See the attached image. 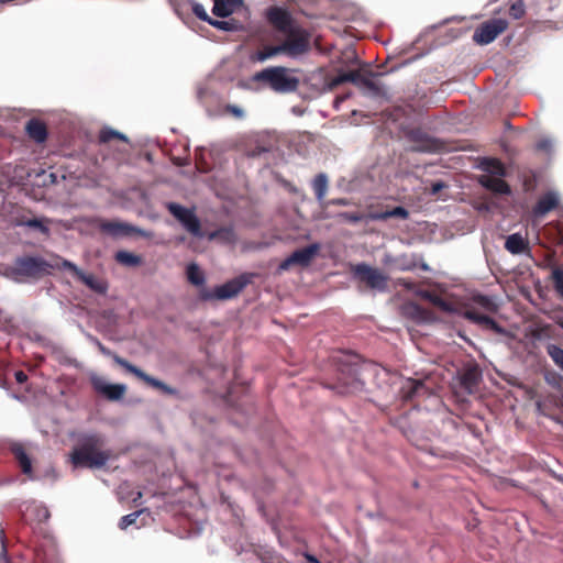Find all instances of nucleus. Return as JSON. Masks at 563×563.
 Returning a JSON list of instances; mask_svg holds the SVG:
<instances>
[{
  "instance_id": "obj_28",
  "label": "nucleus",
  "mask_w": 563,
  "mask_h": 563,
  "mask_svg": "<svg viewBox=\"0 0 563 563\" xmlns=\"http://www.w3.org/2000/svg\"><path fill=\"white\" fill-rule=\"evenodd\" d=\"M209 241L218 240L224 244H232L236 241V234L232 227H223L207 234Z\"/></svg>"
},
{
  "instance_id": "obj_8",
  "label": "nucleus",
  "mask_w": 563,
  "mask_h": 563,
  "mask_svg": "<svg viewBox=\"0 0 563 563\" xmlns=\"http://www.w3.org/2000/svg\"><path fill=\"white\" fill-rule=\"evenodd\" d=\"M251 276L252 275L242 274L228 280L223 285L214 287L213 289L201 288L199 291V298L203 301L232 299L251 283Z\"/></svg>"
},
{
  "instance_id": "obj_23",
  "label": "nucleus",
  "mask_w": 563,
  "mask_h": 563,
  "mask_svg": "<svg viewBox=\"0 0 563 563\" xmlns=\"http://www.w3.org/2000/svg\"><path fill=\"white\" fill-rule=\"evenodd\" d=\"M478 167L489 176L505 177L507 175L505 165L498 158L485 157L479 162Z\"/></svg>"
},
{
  "instance_id": "obj_53",
  "label": "nucleus",
  "mask_w": 563,
  "mask_h": 563,
  "mask_svg": "<svg viewBox=\"0 0 563 563\" xmlns=\"http://www.w3.org/2000/svg\"><path fill=\"white\" fill-rule=\"evenodd\" d=\"M422 271H429V266L428 264H426L424 262H422L419 266Z\"/></svg>"
},
{
  "instance_id": "obj_45",
  "label": "nucleus",
  "mask_w": 563,
  "mask_h": 563,
  "mask_svg": "<svg viewBox=\"0 0 563 563\" xmlns=\"http://www.w3.org/2000/svg\"><path fill=\"white\" fill-rule=\"evenodd\" d=\"M342 217L353 223H357L363 220V216L357 212H344L342 213Z\"/></svg>"
},
{
  "instance_id": "obj_12",
  "label": "nucleus",
  "mask_w": 563,
  "mask_h": 563,
  "mask_svg": "<svg viewBox=\"0 0 563 563\" xmlns=\"http://www.w3.org/2000/svg\"><path fill=\"white\" fill-rule=\"evenodd\" d=\"M167 210L183 224L187 232L196 238H203L201 223L194 209H188L176 202H168Z\"/></svg>"
},
{
  "instance_id": "obj_39",
  "label": "nucleus",
  "mask_w": 563,
  "mask_h": 563,
  "mask_svg": "<svg viewBox=\"0 0 563 563\" xmlns=\"http://www.w3.org/2000/svg\"><path fill=\"white\" fill-rule=\"evenodd\" d=\"M190 5H191L192 13L198 19L210 24V21H212L213 19L208 15V13L202 4H200L196 1H190Z\"/></svg>"
},
{
  "instance_id": "obj_58",
  "label": "nucleus",
  "mask_w": 563,
  "mask_h": 563,
  "mask_svg": "<svg viewBox=\"0 0 563 563\" xmlns=\"http://www.w3.org/2000/svg\"><path fill=\"white\" fill-rule=\"evenodd\" d=\"M319 1V5L324 1V0H318Z\"/></svg>"
},
{
  "instance_id": "obj_1",
  "label": "nucleus",
  "mask_w": 563,
  "mask_h": 563,
  "mask_svg": "<svg viewBox=\"0 0 563 563\" xmlns=\"http://www.w3.org/2000/svg\"><path fill=\"white\" fill-rule=\"evenodd\" d=\"M340 66L335 68L336 75L325 78V85L329 90L334 89L343 82H352L364 95L371 97H385V89L374 80L377 74H374L367 66L357 69H347L345 65L347 62H357L354 51H346L342 54Z\"/></svg>"
},
{
  "instance_id": "obj_36",
  "label": "nucleus",
  "mask_w": 563,
  "mask_h": 563,
  "mask_svg": "<svg viewBox=\"0 0 563 563\" xmlns=\"http://www.w3.org/2000/svg\"><path fill=\"white\" fill-rule=\"evenodd\" d=\"M547 352L554 364L563 371V349L555 344H549Z\"/></svg>"
},
{
  "instance_id": "obj_6",
  "label": "nucleus",
  "mask_w": 563,
  "mask_h": 563,
  "mask_svg": "<svg viewBox=\"0 0 563 563\" xmlns=\"http://www.w3.org/2000/svg\"><path fill=\"white\" fill-rule=\"evenodd\" d=\"M266 19L277 32L286 35V40L301 38L306 48H309V34L297 23L288 10L271 7L266 11Z\"/></svg>"
},
{
  "instance_id": "obj_18",
  "label": "nucleus",
  "mask_w": 563,
  "mask_h": 563,
  "mask_svg": "<svg viewBox=\"0 0 563 563\" xmlns=\"http://www.w3.org/2000/svg\"><path fill=\"white\" fill-rule=\"evenodd\" d=\"M10 452L14 460L18 462L21 472L26 475L30 479H34L32 460L27 454L24 445L19 442H14L10 445Z\"/></svg>"
},
{
  "instance_id": "obj_24",
  "label": "nucleus",
  "mask_w": 563,
  "mask_h": 563,
  "mask_svg": "<svg viewBox=\"0 0 563 563\" xmlns=\"http://www.w3.org/2000/svg\"><path fill=\"white\" fill-rule=\"evenodd\" d=\"M25 130L30 139L37 143H43L47 139L46 124L38 119H31L26 123Z\"/></svg>"
},
{
  "instance_id": "obj_32",
  "label": "nucleus",
  "mask_w": 563,
  "mask_h": 563,
  "mask_svg": "<svg viewBox=\"0 0 563 563\" xmlns=\"http://www.w3.org/2000/svg\"><path fill=\"white\" fill-rule=\"evenodd\" d=\"M210 25H212L216 29L227 31V32H235V31H241L243 29L242 23L235 19H230V20H225V21H220V20L213 19L212 21H210Z\"/></svg>"
},
{
  "instance_id": "obj_51",
  "label": "nucleus",
  "mask_w": 563,
  "mask_h": 563,
  "mask_svg": "<svg viewBox=\"0 0 563 563\" xmlns=\"http://www.w3.org/2000/svg\"><path fill=\"white\" fill-rule=\"evenodd\" d=\"M141 498H142V493L137 492L136 496L133 498V504L139 505V501Z\"/></svg>"
},
{
  "instance_id": "obj_33",
  "label": "nucleus",
  "mask_w": 563,
  "mask_h": 563,
  "mask_svg": "<svg viewBox=\"0 0 563 563\" xmlns=\"http://www.w3.org/2000/svg\"><path fill=\"white\" fill-rule=\"evenodd\" d=\"M187 278L195 286H202L205 283V276L200 271L199 266L195 263H191L187 266Z\"/></svg>"
},
{
  "instance_id": "obj_4",
  "label": "nucleus",
  "mask_w": 563,
  "mask_h": 563,
  "mask_svg": "<svg viewBox=\"0 0 563 563\" xmlns=\"http://www.w3.org/2000/svg\"><path fill=\"white\" fill-rule=\"evenodd\" d=\"M52 266L40 256L24 255L16 257L12 265L5 268V276L15 282L38 279L48 274Z\"/></svg>"
},
{
  "instance_id": "obj_13",
  "label": "nucleus",
  "mask_w": 563,
  "mask_h": 563,
  "mask_svg": "<svg viewBox=\"0 0 563 563\" xmlns=\"http://www.w3.org/2000/svg\"><path fill=\"white\" fill-rule=\"evenodd\" d=\"M62 267L67 269L75 276L79 282L85 284L88 288L97 294L104 295L108 290V284L106 280L97 278L92 274H87L81 271L76 264L70 261L64 260Z\"/></svg>"
},
{
  "instance_id": "obj_35",
  "label": "nucleus",
  "mask_w": 563,
  "mask_h": 563,
  "mask_svg": "<svg viewBox=\"0 0 563 563\" xmlns=\"http://www.w3.org/2000/svg\"><path fill=\"white\" fill-rule=\"evenodd\" d=\"M115 260L126 266H137L141 264L142 260L140 256L134 255L132 253L125 252V251H119L115 254Z\"/></svg>"
},
{
  "instance_id": "obj_17",
  "label": "nucleus",
  "mask_w": 563,
  "mask_h": 563,
  "mask_svg": "<svg viewBox=\"0 0 563 563\" xmlns=\"http://www.w3.org/2000/svg\"><path fill=\"white\" fill-rule=\"evenodd\" d=\"M91 385L97 393L102 394L109 400H120L126 391L125 385L108 384L101 377H93Z\"/></svg>"
},
{
  "instance_id": "obj_34",
  "label": "nucleus",
  "mask_w": 563,
  "mask_h": 563,
  "mask_svg": "<svg viewBox=\"0 0 563 563\" xmlns=\"http://www.w3.org/2000/svg\"><path fill=\"white\" fill-rule=\"evenodd\" d=\"M18 224L25 225L35 230H38L43 234L47 235L49 233V229L46 225L43 219L31 218V219H20Z\"/></svg>"
},
{
  "instance_id": "obj_47",
  "label": "nucleus",
  "mask_w": 563,
  "mask_h": 563,
  "mask_svg": "<svg viewBox=\"0 0 563 563\" xmlns=\"http://www.w3.org/2000/svg\"><path fill=\"white\" fill-rule=\"evenodd\" d=\"M399 284L408 290H413L415 292L417 291L416 284L407 278L399 279Z\"/></svg>"
},
{
  "instance_id": "obj_55",
  "label": "nucleus",
  "mask_w": 563,
  "mask_h": 563,
  "mask_svg": "<svg viewBox=\"0 0 563 563\" xmlns=\"http://www.w3.org/2000/svg\"><path fill=\"white\" fill-rule=\"evenodd\" d=\"M318 49H319V55H320V54H322V45H321V42H320V41H319Z\"/></svg>"
},
{
  "instance_id": "obj_48",
  "label": "nucleus",
  "mask_w": 563,
  "mask_h": 563,
  "mask_svg": "<svg viewBox=\"0 0 563 563\" xmlns=\"http://www.w3.org/2000/svg\"><path fill=\"white\" fill-rule=\"evenodd\" d=\"M325 186H327L325 175L319 174V199L322 197Z\"/></svg>"
},
{
  "instance_id": "obj_7",
  "label": "nucleus",
  "mask_w": 563,
  "mask_h": 563,
  "mask_svg": "<svg viewBox=\"0 0 563 563\" xmlns=\"http://www.w3.org/2000/svg\"><path fill=\"white\" fill-rule=\"evenodd\" d=\"M97 346H98L99 352L102 355H104L107 357H111L114 361L115 364H118L119 366L124 368L126 372L133 374L135 377H137L139 379H141L142 382L147 384L148 386H152V387H154L156 389H159L164 394H167V395H175L176 394V390L174 388H172L170 386L166 385L162 380L150 376L148 374L143 372L137 366L131 364L125 358H123L120 355H118L117 353L112 352L110 349H108L101 342L98 341L97 342Z\"/></svg>"
},
{
  "instance_id": "obj_9",
  "label": "nucleus",
  "mask_w": 563,
  "mask_h": 563,
  "mask_svg": "<svg viewBox=\"0 0 563 563\" xmlns=\"http://www.w3.org/2000/svg\"><path fill=\"white\" fill-rule=\"evenodd\" d=\"M351 274L354 280L365 285L366 288L384 291L387 288L388 277L378 268L366 263H358L351 266Z\"/></svg>"
},
{
  "instance_id": "obj_38",
  "label": "nucleus",
  "mask_w": 563,
  "mask_h": 563,
  "mask_svg": "<svg viewBox=\"0 0 563 563\" xmlns=\"http://www.w3.org/2000/svg\"><path fill=\"white\" fill-rule=\"evenodd\" d=\"M551 280L555 291L563 298V269L561 267H554L551 273Z\"/></svg>"
},
{
  "instance_id": "obj_56",
  "label": "nucleus",
  "mask_w": 563,
  "mask_h": 563,
  "mask_svg": "<svg viewBox=\"0 0 563 563\" xmlns=\"http://www.w3.org/2000/svg\"><path fill=\"white\" fill-rule=\"evenodd\" d=\"M122 152H125V150H122ZM115 153H121V150H120V148H117V150H115Z\"/></svg>"
},
{
  "instance_id": "obj_43",
  "label": "nucleus",
  "mask_w": 563,
  "mask_h": 563,
  "mask_svg": "<svg viewBox=\"0 0 563 563\" xmlns=\"http://www.w3.org/2000/svg\"><path fill=\"white\" fill-rule=\"evenodd\" d=\"M0 563H10V560L8 556V549H7V540H5V534H4L3 530H1Z\"/></svg>"
},
{
  "instance_id": "obj_31",
  "label": "nucleus",
  "mask_w": 563,
  "mask_h": 563,
  "mask_svg": "<svg viewBox=\"0 0 563 563\" xmlns=\"http://www.w3.org/2000/svg\"><path fill=\"white\" fill-rule=\"evenodd\" d=\"M100 229L109 234L118 235V234H126L130 232L131 227L115 221H104L100 224Z\"/></svg>"
},
{
  "instance_id": "obj_40",
  "label": "nucleus",
  "mask_w": 563,
  "mask_h": 563,
  "mask_svg": "<svg viewBox=\"0 0 563 563\" xmlns=\"http://www.w3.org/2000/svg\"><path fill=\"white\" fill-rule=\"evenodd\" d=\"M526 14L525 3L522 0L515 1L510 8H509V15L515 19L519 20L522 19Z\"/></svg>"
},
{
  "instance_id": "obj_27",
  "label": "nucleus",
  "mask_w": 563,
  "mask_h": 563,
  "mask_svg": "<svg viewBox=\"0 0 563 563\" xmlns=\"http://www.w3.org/2000/svg\"><path fill=\"white\" fill-rule=\"evenodd\" d=\"M481 379V373L477 367H468L460 376L461 386L467 391H472Z\"/></svg>"
},
{
  "instance_id": "obj_50",
  "label": "nucleus",
  "mask_w": 563,
  "mask_h": 563,
  "mask_svg": "<svg viewBox=\"0 0 563 563\" xmlns=\"http://www.w3.org/2000/svg\"><path fill=\"white\" fill-rule=\"evenodd\" d=\"M38 512L41 514L42 518L44 520L48 519L49 518V511L47 510V508L43 507V508H40L38 509Z\"/></svg>"
},
{
  "instance_id": "obj_54",
  "label": "nucleus",
  "mask_w": 563,
  "mask_h": 563,
  "mask_svg": "<svg viewBox=\"0 0 563 563\" xmlns=\"http://www.w3.org/2000/svg\"><path fill=\"white\" fill-rule=\"evenodd\" d=\"M311 185H312V187L314 188V190H317V177H314V178L311 180Z\"/></svg>"
},
{
  "instance_id": "obj_44",
  "label": "nucleus",
  "mask_w": 563,
  "mask_h": 563,
  "mask_svg": "<svg viewBox=\"0 0 563 563\" xmlns=\"http://www.w3.org/2000/svg\"><path fill=\"white\" fill-rule=\"evenodd\" d=\"M225 111L233 114L235 118H239V119L244 117V111L235 104H228L225 107Z\"/></svg>"
},
{
  "instance_id": "obj_21",
  "label": "nucleus",
  "mask_w": 563,
  "mask_h": 563,
  "mask_svg": "<svg viewBox=\"0 0 563 563\" xmlns=\"http://www.w3.org/2000/svg\"><path fill=\"white\" fill-rule=\"evenodd\" d=\"M478 184L494 194L509 195L511 192L508 183L498 176L481 175L478 177Z\"/></svg>"
},
{
  "instance_id": "obj_2",
  "label": "nucleus",
  "mask_w": 563,
  "mask_h": 563,
  "mask_svg": "<svg viewBox=\"0 0 563 563\" xmlns=\"http://www.w3.org/2000/svg\"><path fill=\"white\" fill-rule=\"evenodd\" d=\"M331 365L335 367V377L331 382L323 383V386L334 390L339 395H353L364 388L361 378L360 366L355 356L343 351H335L330 356Z\"/></svg>"
},
{
  "instance_id": "obj_46",
  "label": "nucleus",
  "mask_w": 563,
  "mask_h": 563,
  "mask_svg": "<svg viewBox=\"0 0 563 563\" xmlns=\"http://www.w3.org/2000/svg\"><path fill=\"white\" fill-rule=\"evenodd\" d=\"M445 187H446V185L443 181L432 183L431 188H430V194L438 195Z\"/></svg>"
},
{
  "instance_id": "obj_10",
  "label": "nucleus",
  "mask_w": 563,
  "mask_h": 563,
  "mask_svg": "<svg viewBox=\"0 0 563 563\" xmlns=\"http://www.w3.org/2000/svg\"><path fill=\"white\" fill-rule=\"evenodd\" d=\"M508 25V21L503 18H493L484 21L475 29L473 41L478 45H487L504 33Z\"/></svg>"
},
{
  "instance_id": "obj_57",
  "label": "nucleus",
  "mask_w": 563,
  "mask_h": 563,
  "mask_svg": "<svg viewBox=\"0 0 563 563\" xmlns=\"http://www.w3.org/2000/svg\"><path fill=\"white\" fill-rule=\"evenodd\" d=\"M95 165H100V163H99L98 158H96V161H95Z\"/></svg>"
},
{
  "instance_id": "obj_49",
  "label": "nucleus",
  "mask_w": 563,
  "mask_h": 563,
  "mask_svg": "<svg viewBox=\"0 0 563 563\" xmlns=\"http://www.w3.org/2000/svg\"><path fill=\"white\" fill-rule=\"evenodd\" d=\"M15 380L19 383V384H23L27 380V375L23 372V371H18L15 372Z\"/></svg>"
},
{
  "instance_id": "obj_26",
  "label": "nucleus",
  "mask_w": 563,
  "mask_h": 563,
  "mask_svg": "<svg viewBox=\"0 0 563 563\" xmlns=\"http://www.w3.org/2000/svg\"><path fill=\"white\" fill-rule=\"evenodd\" d=\"M505 249L514 255L521 254L529 250V242L520 233H514L507 236Z\"/></svg>"
},
{
  "instance_id": "obj_19",
  "label": "nucleus",
  "mask_w": 563,
  "mask_h": 563,
  "mask_svg": "<svg viewBox=\"0 0 563 563\" xmlns=\"http://www.w3.org/2000/svg\"><path fill=\"white\" fill-rule=\"evenodd\" d=\"M115 140L122 141L125 144L129 143L128 137L119 131H115L110 128H103L100 130L99 136H98V145L100 147L99 153L102 155V162H104L107 159L109 144Z\"/></svg>"
},
{
  "instance_id": "obj_22",
  "label": "nucleus",
  "mask_w": 563,
  "mask_h": 563,
  "mask_svg": "<svg viewBox=\"0 0 563 563\" xmlns=\"http://www.w3.org/2000/svg\"><path fill=\"white\" fill-rule=\"evenodd\" d=\"M426 389L427 388L421 380L408 378L401 385L399 394L402 400L409 401Z\"/></svg>"
},
{
  "instance_id": "obj_16",
  "label": "nucleus",
  "mask_w": 563,
  "mask_h": 563,
  "mask_svg": "<svg viewBox=\"0 0 563 563\" xmlns=\"http://www.w3.org/2000/svg\"><path fill=\"white\" fill-rule=\"evenodd\" d=\"M462 316L466 320H468L475 324H478L484 330H489L499 335L506 334V330L499 323H497L493 318L478 312L474 308L465 309L463 311Z\"/></svg>"
},
{
  "instance_id": "obj_42",
  "label": "nucleus",
  "mask_w": 563,
  "mask_h": 563,
  "mask_svg": "<svg viewBox=\"0 0 563 563\" xmlns=\"http://www.w3.org/2000/svg\"><path fill=\"white\" fill-rule=\"evenodd\" d=\"M418 266L415 258H407L406 256H401L397 258V267L400 271H413Z\"/></svg>"
},
{
  "instance_id": "obj_20",
  "label": "nucleus",
  "mask_w": 563,
  "mask_h": 563,
  "mask_svg": "<svg viewBox=\"0 0 563 563\" xmlns=\"http://www.w3.org/2000/svg\"><path fill=\"white\" fill-rule=\"evenodd\" d=\"M559 206L558 195L553 191H548L539 198L536 206L532 209L534 218H542L550 211L554 210Z\"/></svg>"
},
{
  "instance_id": "obj_30",
  "label": "nucleus",
  "mask_w": 563,
  "mask_h": 563,
  "mask_svg": "<svg viewBox=\"0 0 563 563\" xmlns=\"http://www.w3.org/2000/svg\"><path fill=\"white\" fill-rule=\"evenodd\" d=\"M369 217L372 220H377V221H384L389 218H400V219L405 220V219H408L409 211L406 208L398 206V207L393 208L391 210L374 212Z\"/></svg>"
},
{
  "instance_id": "obj_5",
  "label": "nucleus",
  "mask_w": 563,
  "mask_h": 563,
  "mask_svg": "<svg viewBox=\"0 0 563 563\" xmlns=\"http://www.w3.org/2000/svg\"><path fill=\"white\" fill-rule=\"evenodd\" d=\"M253 81L262 82L278 93H289L298 89L299 79L286 67H267L253 75Z\"/></svg>"
},
{
  "instance_id": "obj_29",
  "label": "nucleus",
  "mask_w": 563,
  "mask_h": 563,
  "mask_svg": "<svg viewBox=\"0 0 563 563\" xmlns=\"http://www.w3.org/2000/svg\"><path fill=\"white\" fill-rule=\"evenodd\" d=\"M416 295L420 298L431 302L433 306L438 307L442 311L449 312L451 311V305L445 301L441 296L430 291V290H417Z\"/></svg>"
},
{
  "instance_id": "obj_37",
  "label": "nucleus",
  "mask_w": 563,
  "mask_h": 563,
  "mask_svg": "<svg viewBox=\"0 0 563 563\" xmlns=\"http://www.w3.org/2000/svg\"><path fill=\"white\" fill-rule=\"evenodd\" d=\"M473 300L476 305H478L488 312H496L498 310V306L488 296L477 295L473 298Z\"/></svg>"
},
{
  "instance_id": "obj_25",
  "label": "nucleus",
  "mask_w": 563,
  "mask_h": 563,
  "mask_svg": "<svg viewBox=\"0 0 563 563\" xmlns=\"http://www.w3.org/2000/svg\"><path fill=\"white\" fill-rule=\"evenodd\" d=\"M241 4L242 0H214L212 13L220 18H228Z\"/></svg>"
},
{
  "instance_id": "obj_15",
  "label": "nucleus",
  "mask_w": 563,
  "mask_h": 563,
  "mask_svg": "<svg viewBox=\"0 0 563 563\" xmlns=\"http://www.w3.org/2000/svg\"><path fill=\"white\" fill-rule=\"evenodd\" d=\"M316 253L317 243H312L305 249L297 250L279 264V269L287 271L292 266H308Z\"/></svg>"
},
{
  "instance_id": "obj_41",
  "label": "nucleus",
  "mask_w": 563,
  "mask_h": 563,
  "mask_svg": "<svg viewBox=\"0 0 563 563\" xmlns=\"http://www.w3.org/2000/svg\"><path fill=\"white\" fill-rule=\"evenodd\" d=\"M142 512L143 510H137L132 514L123 516L119 521V528L121 530H125L128 527L134 525Z\"/></svg>"
},
{
  "instance_id": "obj_11",
  "label": "nucleus",
  "mask_w": 563,
  "mask_h": 563,
  "mask_svg": "<svg viewBox=\"0 0 563 563\" xmlns=\"http://www.w3.org/2000/svg\"><path fill=\"white\" fill-rule=\"evenodd\" d=\"M308 49L306 48V44L303 40L301 38H294V40H285L279 45H267L264 46L262 49H260L256 53V58L260 62H264L273 56H276L278 54H286L288 56H298L303 53H306Z\"/></svg>"
},
{
  "instance_id": "obj_14",
  "label": "nucleus",
  "mask_w": 563,
  "mask_h": 563,
  "mask_svg": "<svg viewBox=\"0 0 563 563\" xmlns=\"http://www.w3.org/2000/svg\"><path fill=\"white\" fill-rule=\"evenodd\" d=\"M407 139L415 143L413 151L416 152H437L441 148V142L438 139L430 136L421 128L410 129L406 133Z\"/></svg>"
},
{
  "instance_id": "obj_3",
  "label": "nucleus",
  "mask_w": 563,
  "mask_h": 563,
  "mask_svg": "<svg viewBox=\"0 0 563 563\" xmlns=\"http://www.w3.org/2000/svg\"><path fill=\"white\" fill-rule=\"evenodd\" d=\"M103 437L97 433L84 435L71 454V463L76 467L100 468L112 457L110 450H102Z\"/></svg>"
},
{
  "instance_id": "obj_52",
  "label": "nucleus",
  "mask_w": 563,
  "mask_h": 563,
  "mask_svg": "<svg viewBox=\"0 0 563 563\" xmlns=\"http://www.w3.org/2000/svg\"><path fill=\"white\" fill-rule=\"evenodd\" d=\"M309 563H317V558L312 556V555H308L307 556Z\"/></svg>"
}]
</instances>
